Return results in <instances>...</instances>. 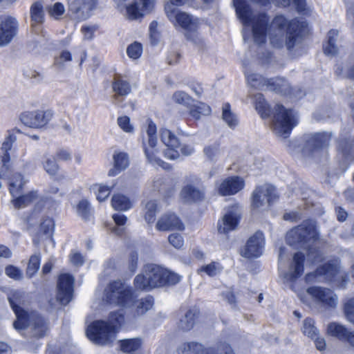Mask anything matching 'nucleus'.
Masks as SVG:
<instances>
[{
  "label": "nucleus",
  "mask_w": 354,
  "mask_h": 354,
  "mask_svg": "<svg viewBox=\"0 0 354 354\" xmlns=\"http://www.w3.org/2000/svg\"><path fill=\"white\" fill-rule=\"evenodd\" d=\"M234 6L244 31L251 30L256 43L263 44L268 39L274 47L281 48L285 45L288 50L299 43L295 20L290 21L283 15H278L268 25L267 15L255 13L245 0H234Z\"/></svg>",
  "instance_id": "1"
},
{
  "label": "nucleus",
  "mask_w": 354,
  "mask_h": 354,
  "mask_svg": "<svg viewBox=\"0 0 354 354\" xmlns=\"http://www.w3.org/2000/svg\"><path fill=\"white\" fill-rule=\"evenodd\" d=\"M10 305L14 311L16 320L13 322L14 328L24 334L26 331L36 338L44 337L48 331L46 320L35 312H28L21 306L22 294L17 290H12L8 295Z\"/></svg>",
  "instance_id": "2"
},
{
  "label": "nucleus",
  "mask_w": 354,
  "mask_h": 354,
  "mask_svg": "<svg viewBox=\"0 0 354 354\" xmlns=\"http://www.w3.org/2000/svg\"><path fill=\"white\" fill-rule=\"evenodd\" d=\"M105 292L107 301L124 308H129L136 316L144 315L153 306L151 297L136 300L131 289L119 281L110 283Z\"/></svg>",
  "instance_id": "3"
},
{
  "label": "nucleus",
  "mask_w": 354,
  "mask_h": 354,
  "mask_svg": "<svg viewBox=\"0 0 354 354\" xmlns=\"http://www.w3.org/2000/svg\"><path fill=\"white\" fill-rule=\"evenodd\" d=\"M318 239L319 232L315 223L313 221H304L301 225L290 230L286 235V241L290 245L308 250V259L313 263L321 259L319 252L315 248H313Z\"/></svg>",
  "instance_id": "4"
},
{
  "label": "nucleus",
  "mask_w": 354,
  "mask_h": 354,
  "mask_svg": "<svg viewBox=\"0 0 354 354\" xmlns=\"http://www.w3.org/2000/svg\"><path fill=\"white\" fill-rule=\"evenodd\" d=\"M165 12L169 21L175 27H180L185 31L187 39L197 46L203 44L202 32L207 28L206 22L201 19L194 17L185 12H182L171 8L168 5L165 8Z\"/></svg>",
  "instance_id": "5"
},
{
  "label": "nucleus",
  "mask_w": 354,
  "mask_h": 354,
  "mask_svg": "<svg viewBox=\"0 0 354 354\" xmlns=\"http://www.w3.org/2000/svg\"><path fill=\"white\" fill-rule=\"evenodd\" d=\"M124 322L122 313H111L109 324L103 321H96L88 326L86 335L88 338L96 344L105 345L112 342L115 338L117 327Z\"/></svg>",
  "instance_id": "6"
},
{
  "label": "nucleus",
  "mask_w": 354,
  "mask_h": 354,
  "mask_svg": "<svg viewBox=\"0 0 354 354\" xmlns=\"http://www.w3.org/2000/svg\"><path fill=\"white\" fill-rule=\"evenodd\" d=\"M140 136L144 153L148 162L156 167L169 169V165L160 158V151L157 147V127L154 122L148 119L142 127Z\"/></svg>",
  "instance_id": "7"
},
{
  "label": "nucleus",
  "mask_w": 354,
  "mask_h": 354,
  "mask_svg": "<svg viewBox=\"0 0 354 354\" xmlns=\"http://www.w3.org/2000/svg\"><path fill=\"white\" fill-rule=\"evenodd\" d=\"M27 183L19 173L15 174L9 180V192L12 196L11 203L16 209H22L40 200L36 190L21 194L23 187Z\"/></svg>",
  "instance_id": "8"
},
{
  "label": "nucleus",
  "mask_w": 354,
  "mask_h": 354,
  "mask_svg": "<svg viewBox=\"0 0 354 354\" xmlns=\"http://www.w3.org/2000/svg\"><path fill=\"white\" fill-rule=\"evenodd\" d=\"M297 123L296 116L292 110L286 109L282 105H276L272 126L278 137L282 138L288 137Z\"/></svg>",
  "instance_id": "9"
},
{
  "label": "nucleus",
  "mask_w": 354,
  "mask_h": 354,
  "mask_svg": "<svg viewBox=\"0 0 354 354\" xmlns=\"http://www.w3.org/2000/svg\"><path fill=\"white\" fill-rule=\"evenodd\" d=\"M166 274L167 270L160 266L147 265L144 273L136 277L135 286L140 290H150L164 286V274Z\"/></svg>",
  "instance_id": "10"
},
{
  "label": "nucleus",
  "mask_w": 354,
  "mask_h": 354,
  "mask_svg": "<svg viewBox=\"0 0 354 354\" xmlns=\"http://www.w3.org/2000/svg\"><path fill=\"white\" fill-rule=\"evenodd\" d=\"M120 12L125 11L129 19H137L150 11L155 0H114Z\"/></svg>",
  "instance_id": "11"
},
{
  "label": "nucleus",
  "mask_w": 354,
  "mask_h": 354,
  "mask_svg": "<svg viewBox=\"0 0 354 354\" xmlns=\"http://www.w3.org/2000/svg\"><path fill=\"white\" fill-rule=\"evenodd\" d=\"M277 198L275 188L268 184L257 187L252 194V207L254 210L264 211Z\"/></svg>",
  "instance_id": "12"
},
{
  "label": "nucleus",
  "mask_w": 354,
  "mask_h": 354,
  "mask_svg": "<svg viewBox=\"0 0 354 354\" xmlns=\"http://www.w3.org/2000/svg\"><path fill=\"white\" fill-rule=\"evenodd\" d=\"M304 254L301 252L295 253L289 263L286 271H283L281 264L279 265L280 276L283 279V283L288 286L294 291H296V290L293 283L304 272Z\"/></svg>",
  "instance_id": "13"
},
{
  "label": "nucleus",
  "mask_w": 354,
  "mask_h": 354,
  "mask_svg": "<svg viewBox=\"0 0 354 354\" xmlns=\"http://www.w3.org/2000/svg\"><path fill=\"white\" fill-rule=\"evenodd\" d=\"M162 143L165 146L164 156L166 158L175 160L180 158L179 148L180 142L178 138L170 129L162 127L159 130Z\"/></svg>",
  "instance_id": "14"
},
{
  "label": "nucleus",
  "mask_w": 354,
  "mask_h": 354,
  "mask_svg": "<svg viewBox=\"0 0 354 354\" xmlns=\"http://www.w3.org/2000/svg\"><path fill=\"white\" fill-rule=\"evenodd\" d=\"M339 262L335 260L332 263L325 264L319 268L315 273H310L306 276L307 282L328 281L337 282L339 278Z\"/></svg>",
  "instance_id": "15"
},
{
  "label": "nucleus",
  "mask_w": 354,
  "mask_h": 354,
  "mask_svg": "<svg viewBox=\"0 0 354 354\" xmlns=\"http://www.w3.org/2000/svg\"><path fill=\"white\" fill-rule=\"evenodd\" d=\"M265 238L262 232H257L251 236L241 249V255L247 259L259 257L263 252Z\"/></svg>",
  "instance_id": "16"
},
{
  "label": "nucleus",
  "mask_w": 354,
  "mask_h": 354,
  "mask_svg": "<svg viewBox=\"0 0 354 354\" xmlns=\"http://www.w3.org/2000/svg\"><path fill=\"white\" fill-rule=\"evenodd\" d=\"M244 187V179L238 176H233L218 182L216 184V190L221 196H232L241 191Z\"/></svg>",
  "instance_id": "17"
},
{
  "label": "nucleus",
  "mask_w": 354,
  "mask_h": 354,
  "mask_svg": "<svg viewBox=\"0 0 354 354\" xmlns=\"http://www.w3.org/2000/svg\"><path fill=\"white\" fill-rule=\"evenodd\" d=\"M241 218V211L238 206L228 207L223 217L218 222V230L220 233L226 234L234 230Z\"/></svg>",
  "instance_id": "18"
},
{
  "label": "nucleus",
  "mask_w": 354,
  "mask_h": 354,
  "mask_svg": "<svg viewBox=\"0 0 354 354\" xmlns=\"http://www.w3.org/2000/svg\"><path fill=\"white\" fill-rule=\"evenodd\" d=\"M307 293L316 302L328 307H335L338 298L331 290L322 287H310L307 289Z\"/></svg>",
  "instance_id": "19"
},
{
  "label": "nucleus",
  "mask_w": 354,
  "mask_h": 354,
  "mask_svg": "<svg viewBox=\"0 0 354 354\" xmlns=\"http://www.w3.org/2000/svg\"><path fill=\"white\" fill-rule=\"evenodd\" d=\"M74 278L68 274L59 276L57 282V298L62 304L66 305L73 298Z\"/></svg>",
  "instance_id": "20"
},
{
  "label": "nucleus",
  "mask_w": 354,
  "mask_h": 354,
  "mask_svg": "<svg viewBox=\"0 0 354 354\" xmlns=\"http://www.w3.org/2000/svg\"><path fill=\"white\" fill-rule=\"evenodd\" d=\"M50 111H36L26 112L21 114V120L26 126L31 128H40L45 126L51 119Z\"/></svg>",
  "instance_id": "21"
},
{
  "label": "nucleus",
  "mask_w": 354,
  "mask_h": 354,
  "mask_svg": "<svg viewBox=\"0 0 354 354\" xmlns=\"http://www.w3.org/2000/svg\"><path fill=\"white\" fill-rule=\"evenodd\" d=\"M55 230V222L52 218H44L40 223L38 230L33 237L35 244L41 242H50L54 245L53 236Z\"/></svg>",
  "instance_id": "22"
},
{
  "label": "nucleus",
  "mask_w": 354,
  "mask_h": 354,
  "mask_svg": "<svg viewBox=\"0 0 354 354\" xmlns=\"http://www.w3.org/2000/svg\"><path fill=\"white\" fill-rule=\"evenodd\" d=\"M17 23L15 18L0 19V47L8 45L16 35Z\"/></svg>",
  "instance_id": "23"
},
{
  "label": "nucleus",
  "mask_w": 354,
  "mask_h": 354,
  "mask_svg": "<svg viewBox=\"0 0 354 354\" xmlns=\"http://www.w3.org/2000/svg\"><path fill=\"white\" fill-rule=\"evenodd\" d=\"M156 228L160 231L183 230L184 225L175 214L169 213L162 215L158 219L156 223Z\"/></svg>",
  "instance_id": "24"
},
{
  "label": "nucleus",
  "mask_w": 354,
  "mask_h": 354,
  "mask_svg": "<svg viewBox=\"0 0 354 354\" xmlns=\"http://www.w3.org/2000/svg\"><path fill=\"white\" fill-rule=\"evenodd\" d=\"M113 167L108 172L109 176H115L126 169L129 164L128 155L123 151H115L113 157Z\"/></svg>",
  "instance_id": "25"
},
{
  "label": "nucleus",
  "mask_w": 354,
  "mask_h": 354,
  "mask_svg": "<svg viewBox=\"0 0 354 354\" xmlns=\"http://www.w3.org/2000/svg\"><path fill=\"white\" fill-rule=\"evenodd\" d=\"M185 348H189L191 354H234L231 347L223 345L217 351L214 349H203V346L198 343H185Z\"/></svg>",
  "instance_id": "26"
},
{
  "label": "nucleus",
  "mask_w": 354,
  "mask_h": 354,
  "mask_svg": "<svg viewBox=\"0 0 354 354\" xmlns=\"http://www.w3.org/2000/svg\"><path fill=\"white\" fill-rule=\"evenodd\" d=\"M204 192L192 185H186L180 192L181 198L187 203L196 202L203 198Z\"/></svg>",
  "instance_id": "27"
},
{
  "label": "nucleus",
  "mask_w": 354,
  "mask_h": 354,
  "mask_svg": "<svg viewBox=\"0 0 354 354\" xmlns=\"http://www.w3.org/2000/svg\"><path fill=\"white\" fill-rule=\"evenodd\" d=\"M113 91L119 96H126L131 91L129 82L120 75H116L112 82Z\"/></svg>",
  "instance_id": "28"
},
{
  "label": "nucleus",
  "mask_w": 354,
  "mask_h": 354,
  "mask_svg": "<svg viewBox=\"0 0 354 354\" xmlns=\"http://www.w3.org/2000/svg\"><path fill=\"white\" fill-rule=\"evenodd\" d=\"M32 26L41 24L44 21L43 5L40 1L33 3L30 8Z\"/></svg>",
  "instance_id": "29"
},
{
  "label": "nucleus",
  "mask_w": 354,
  "mask_h": 354,
  "mask_svg": "<svg viewBox=\"0 0 354 354\" xmlns=\"http://www.w3.org/2000/svg\"><path fill=\"white\" fill-rule=\"evenodd\" d=\"M111 205L116 210L127 211L132 207V202L125 195L118 193L112 196Z\"/></svg>",
  "instance_id": "30"
},
{
  "label": "nucleus",
  "mask_w": 354,
  "mask_h": 354,
  "mask_svg": "<svg viewBox=\"0 0 354 354\" xmlns=\"http://www.w3.org/2000/svg\"><path fill=\"white\" fill-rule=\"evenodd\" d=\"M96 5V0H75L69 5L73 12H88L93 10Z\"/></svg>",
  "instance_id": "31"
},
{
  "label": "nucleus",
  "mask_w": 354,
  "mask_h": 354,
  "mask_svg": "<svg viewBox=\"0 0 354 354\" xmlns=\"http://www.w3.org/2000/svg\"><path fill=\"white\" fill-rule=\"evenodd\" d=\"M339 32L336 30H331L328 33V41L324 46V50L327 55L333 56L337 54L338 48L335 44Z\"/></svg>",
  "instance_id": "32"
},
{
  "label": "nucleus",
  "mask_w": 354,
  "mask_h": 354,
  "mask_svg": "<svg viewBox=\"0 0 354 354\" xmlns=\"http://www.w3.org/2000/svg\"><path fill=\"white\" fill-rule=\"evenodd\" d=\"M43 169L50 176H55L59 169L56 159L53 156L46 155L43 158L41 162Z\"/></svg>",
  "instance_id": "33"
},
{
  "label": "nucleus",
  "mask_w": 354,
  "mask_h": 354,
  "mask_svg": "<svg viewBox=\"0 0 354 354\" xmlns=\"http://www.w3.org/2000/svg\"><path fill=\"white\" fill-rule=\"evenodd\" d=\"M72 60L71 52L67 50H63L55 57L54 64L59 68H65L70 65Z\"/></svg>",
  "instance_id": "34"
},
{
  "label": "nucleus",
  "mask_w": 354,
  "mask_h": 354,
  "mask_svg": "<svg viewBox=\"0 0 354 354\" xmlns=\"http://www.w3.org/2000/svg\"><path fill=\"white\" fill-rule=\"evenodd\" d=\"M190 115L195 119H200L202 116L208 115L211 113L210 107L202 102L191 105L189 107Z\"/></svg>",
  "instance_id": "35"
},
{
  "label": "nucleus",
  "mask_w": 354,
  "mask_h": 354,
  "mask_svg": "<svg viewBox=\"0 0 354 354\" xmlns=\"http://www.w3.org/2000/svg\"><path fill=\"white\" fill-rule=\"evenodd\" d=\"M142 341L139 338L126 339L120 342V347L124 353H131L140 348Z\"/></svg>",
  "instance_id": "36"
},
{
  "label": "nucleus",
  "mask_w": 354,
  "mask_h": 354,
  "mask_svg": "<svg viewBox=\"0 0 354 354\" xmlns=\"http://www.w3.org/2000/svg\"><path fill=\"white\" fill-rule=\"evenodd\" d=\"M348 330L342 325L337 323H331L328 326V333L329 335L336 337L341 340H345L347 338Z\"/></svg>",
  "instance_id": "37"
},
{
  "label": "nucleus",
  "mask_w": 354,
  "mask_h": 354,
  "mask_svg": "<svg viewBox=\"0 0 354 354\" xmlns=\"http://www.w3.org/2000/svg\"><path fill=\"white\" fill-rule=\"evenodd\" d=\"M91 189L99 201H105L109 197L111 190V187L102 183L94 184L91 187Z\"/></svg>",
  "instance_id": "38"
},
{
  "label": "nucleus",
  "mask_w": 354,
  "mask_h": 354,
  "mask_svg": "<svg viewBox=\"0 0 354 354\" xmlns=\"http://www.w3.org/2000/svg\"><path fill=\"white\" fill-rule=\"evenodd\" d=\"M158 210V203L156 201L151 200L145 203L144 214L145 218L148 223H152L154 221L156 214Z\"/></svg>",
  "instance_id": "39"
},
{
  "label": "nucleus",
  "mask_w": 354,
  "mask_h": 354,
  "mask_svg": "<svg viewBox=\"0 0 354 354\" xmlns=\"http://www.w3.org/2000/svg\"><path fill=\"white\" fill-rule=\"evenodd\" d=\"M254 104L257 111L262 118H267L269 115V107L261 94L258 93L254 96Z\"/></svg>",
  "instance_id": "40"
},
{
  "label": "nucleus",
  "mask_w": 354,
  "mask_h": 354,
  "mask_svg": "<svg viewBox=\"0 0 354 354\" xmlns=\"http://www.w3.org/2000/svg\"><path fill=\"white\" fill-rule=\"evenodd\" d=\"M222 116L223 120L230 128L235 127L239 123L237 117L231 111L228 104L223 105Z\"/></svg>",
  "instance_id": "41"
},
{
  "label": "nucleus",
  "mask_w": 354,
  "mask_h": 354,
  "mask_svg": "<svg viewBox=\"0 0 354 354\" xmlns=\"http://www.w3.org/2000/svg\"><path fill=\"white\" fill-rule=\"evenodd\" d=\"M301 330L305 335L310 338H315L319 332L315 326L314 321L310 318L304 319Z\"/></svg>",
  "instance_id": "42"
},
{
  "label": "nucleus",
  "mask_w": 354,
  "mask_h": 354,
  "mask_svg": "<svg viewBox=\"0 0 354 354\" xmlns=\"http://www.w3.org/2000/svg\"><path fill=\"white\" fill-rule=\"evenodd\" d=\"M142 45L138 41H134L129 44L127 48V54L128 57L132 60H136L139 59L142 54Z\"/></svg>",
  "instance_id": "43"
},
{
  "label": "nucleus",
  "mask_w": 354,
  "mask_h": 354,
  "mask_svg": "<svg viewBox=\"0 0 354 354\" xmlns=\"http://www.w3.org/2000/svg\"><path fill=\"white\" fill-rule=\"evenodd\" d=\"M40 266L39 255H32L30 257L26 270V274L28 277H32L39 270Z\"/></svg>",
  "instance_id": "44"
},
{
  "label": "nucleus",
  "mask_w": 354,
  "mask_h": 354,
  "mask_svg": "<svg viewBox=\"0 0 354 354\" xmlns=\"http://www.w3.org/2000/svg\"><path fill=\"white\" fill-rule=\"evenodd\" d=\"M48 12L51 17L58 19L65 12L64 6L59 2L55 3L48 8Z\"/></svg>",
  "instance_id": "45"
},
{
  "label": "nucleus",
  "mask_w": 354,
  "mask_h": 354,
  "mask_svg": "<svg viewBox=\"0 0 354 354\" xmlns=\"http://www.w3.org/2000/svg\"><path fill=\"white\" fill-rule=\"evenodd\" d=\"M196 315L193 311H188L180 321L179 326L183 330L190 329L194 324Z\"/></svg>",
  "instance_id": "46"
},
{
  "label": "nucleus",
  "mask_w": 354,
  "mask_h": 354,
  "mask_svg": "<svg viewBox=\"0 0 354 354\" xmlns=\"http://www.w3.org/2000/svg\"><path fill=\"white\" fill-rule=\"evenodd\" d=\"M113 218L117 225V227L113 228V231L116 234H122L124 230V225L127 223V218L120 214H115L113 215Z\"/></svg>",
  "instance_id": "47"
},
{
  "label": "nucleus",
  "mask_w": 354,
  "mask_h": 354,
  "mask_svg": "<svg viewBox=\"0 0 354 354\" xmlns=\"http://www.w3.org/2000/svg\"><path fill=\"white\" fill-rule=\"evenodd\" d=\"M117 123L120 128L125 133H133L134 132V127L131 123L130 118L128 116L118 117Z\"/></svg>",
  "instance_id": "48"
},
{
  "label": "nucleus",
  "mask_w": 354,
  "mask_h": 354,
  "mask_svg": "<svg viewBox=\"0 0 354 354\" xmlns=\"http://www.w3.org/2000/svg\"><path fill=\"white\" fill-rule=\"evenodd\" d=\"M331 135L328 133H318L313 137V141L316 147L327 146L330 140Z\"/></svg>",
  "instance_id": "49"
},
{
  "label": "nucleus",
  "mask_w": 354,
  "mask_h": 354,
  "mask_svg": "<svg viewBox=\"0 0 354 354\" xmlns=\"http://www.w3.org/2000/svg\"><path fill=\"white\" fill-rule=\"evenodd\" d=\"M77 213L84 218H86L90 212V204L86 199L80 200L75 207Z\"/></svg>",
  "instance_id": "50"
},
{
  "label": "nucleus",
  "mask_w": 354,
  "mask_h": 354,
  "mask_svg": "<svg viewBox=\"0 0 354 354\" xmlns=\"http://www.w3.org/2000/svg\"><path fill=\"white\" fill-rule=\"evenodd\" d=\"M204 153L207 159L216 161L220 156V151L217 145H209L204 148Z\"/></svg>",
  "instance_id": "51"
},
{
  "label": "nucleus",
  "mask_w": 354,
  "mask_h": 354,
  "mask_svg": "<svg viewBox=\"0 0 354 354\" xmlns=\"http://www.w3.org/2000/svg\"><path fill=\"white\" fill-rule=\"evenodd\" d=\"M222 270V268L217 263H212L210 264L202 266L199 271L205 272L209 276H215L218 274Z\"/></svg>",
  "instance_id": "52"
},
{
  "label": "nucleus",
  "mask_w": 354,
  "mask_h": 354,
  "mask_svg": "<svg viewBox=\"0 0 354 354\" xmlns=\"http://www.w3.org/2000/svg\"><path fill=\"white\" fill-rule=\"evenodd\" d=\"M173 99L176 103L187 106H191V102L192 101L191 97L183 91L176 92L173 95Z\"/></svg>",
  "instance_id": "53"
},
{
  "label": "nucleus",
  "mask_w": 354,
  "mask_h": 354,
  "mask_svg": "<svg viewBox=\"0 0 354 354\" xmlns=\"http://www.w3.org/2000/svg\"><path fill=\"white\" fill-rule=\"evenodd\" d=\"M344 311L347 319L354 324V298L348 300L345 303Z\"/></svg>",
  "instance_id": "54"
},
{
  "label": "nucleus",
  "mask_w": 354,
  "mask_h": 354,
  "mask_svg": "<svg viewBox=\"0 0 354 354\" xmlns=\"http://www.w3.org/2000/svg\"><path fill=\"white\" fill-rule=\"evenodd\" d=\"M5 271L8 277L15 280L21 279L23 277L22 271L13 266H7Z\"/></svg>",
  "instance_id": "55"
},
{
  "label": "nucleus",
  "mask_w": 354,
  "mask_h": 354,
  "mask_svg": "<svg viewBox=\"0 0 354 354\" xmlns=\"http://www.w3.org/2000/svg\"><path fill=\"white\" fill-rule=\"evenodd\" d=\"M149 36L153 43L158 41L160 37V32L158 30V24L157 21H152L149 28Z\"/></svg>",
  "instance_id": "56"
},
{
  "label": "nucleus",
  "mask_w": 354,
  "mask_h": 354,
  "mask_svg": "<svg viewBox=\"0 0 354 354\" xmlns=\"http://www.w3.org/2000/svg\"><path fill=\"white\" fill-rule=\"evenodd\" d=\"M69 260L73 266H80L83 264L84 259L79 252L73 250L69 255Z\"/></svg>",
  "instance_id": "57"
},
{
  "label": "nucleus",
  "mask_w": 354,
  "mask_h": 354,
  "mask_svg": "<svg viewBox=\"0 0 354 354\" xmlns=\"http://www.w3.org/2000/svg\"><path fill=\"white\" fill-rule=\"evenodd\" d=\"M169 242L176 248H180L184 243L181 235L178 234H171L168 237Z\"/></svg>",
  "instance_id": "58"
},
{
  "label": "nucleus",
  "mask_w": 354,
  "mask_h": 354,
  "mask_svg": "<svg viewBox=\"0 0 354 354\" xmlns=\"http://www.w3.org/2000/svg\"><path fill=\"white\" fill-rule=\"evenodd\" d=\"M279 2L283 6H288L293 3L299 12L303 11L305 7L304 0H279Z\"/></svg>",
  "instance_id": "59"
},
{
  "label": "nucleus",
  "mask_w": 354,
  "mask_h": 354,
  "mask_svg": "<svg viewBox=\"0 0 354 354\" xmlns=\"http://www.w3.org/2000/svg\"><path fill=\"white\" fill-rule=\"evenodd\" d=\"M164 285L165 284H175L180 281V276L178 274L171 272L167 270V274H164Z\"/></svg>",
  "instance_id": "60"
},
{
  "label": "nucleus",
  "mask_w": 354,
  "mask_h": 354,
  "mask_svg": "<svg viewBox=\"0 0 354 354\" xmlns=\"http://www.w3.org/2000/svg\"><path fill=\"white\" fill-rule=\"evenodd\" d=\"M97 29V26L94 25L84 26L82 28V32L84 38L86 39H91L93 37L94 32Z\"/></svg>",
  "instance_id": "61"
},
{
  "label": "nucleus",
  "mask_w": 354,
  "mask_h": 354,
  "mask_svg": "<svg viewBox=\"0 0 354 354\" xmlns=\"http://www.w3.org/2000/svg\"><path fill=\"white\" fill-rule=\"evenodd\" d=\"M247 80L252 87L261 88L263 86L261 84L262 77L257 74L248 75Z\"/></svg>",
  "instance_id": "62"
},
{
  "label": "nucleus",
  "mask_w": 354,
  "mask_h": 354,
  "mask_svg": "<svg viewBox=\"0 0 354 354\" xmlns=\"http://www.w3.org/2000/svg\"><path fill=\"white\" fill-rule=\"evenodd\" d=\"M152 186L153 190L161 192L166 187L165 180L162 176H156L153 180Z\"/></svg>",
  "instance_id": "63"
},
{
  "label": "nucleus",
  "mask_w": 354,
  "mask_h": 354,
  "mask_svg": "<svg viewBox=\"0 0 354 354\" xmlns=\"http://www.w3.org/2000/svg\"><path fill=\"white\" fill-rule=\"evenodd\" d=\"M56 156L58 160L63 161H68L72 158L71 153L66 149H61L58 151Z\"/></svg>",
  "instance_id": "64"
}]
</instances>
